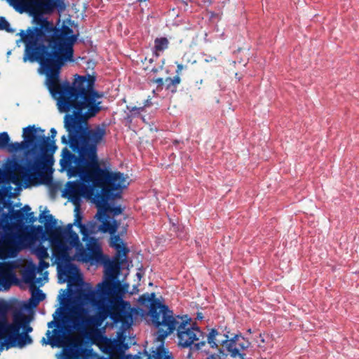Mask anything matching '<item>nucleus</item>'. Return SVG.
I'll use <instances>...</instances> for the list:
<instances>
[{
    "mask_svg": "<svg viewBox=\"0 0 359 359\" xmlns=\"http://www.w3.org/2000/svg\"><path fill=\"white\" fill-rule=\"evenodd\" d=\"M23 62L39 64V72L46 76V85L57 100L58 109L67 112L64 127L67 135H62L61 142L69 145L62 150L60 165L69 178L63 196L74 205H81L82 196H90L96 187L93 165L89 154L83 123L84 118L95 116L101 109L103 93L95 89L96 78L89 74L76 75L71 84L68 81L60 82L62 67L67 61H74V49H25Z\"/></svg>",
    "mask_w": 359,
    "mask_h": 359,
    "instance_id": "1",
    "label": "nucleus"
},
{
    "mask_svg": "<svg viewBox=\"0 0 359 359\" xmlns=\"http://www.w3.org/2000/svg\"><path fill=\"white\" fill-rule=\"evenodd\" d=\"M118 280L113 276L107 277L97 285L76 297L78 306L74 307L72 324L73 332L88 327H99L109 317L115 323H125L132 318L126 310L128 302L123 300L118 292Z\"/></svg>",
    "mask_w": 359,
    "mask_h": 359,
    "instance_id": "2",
    "label": "nucleus"
},
{
    "mask_svg": "<svg viewBox=\"0 0 359 359\" xmlns=\"http://www.w3.org/2000/svg\"><path fill=\"white\" fill-rule=\"evenodd\" d=\"M44 132L34 125L28 126L23 128V141L8 145L11 152L25 150V157L13 163V169L26 182L39 175L46 165L53 163V156L57 147L54 141L45 135Z\"/></svg>",
    "mask_w": 359,
    "mask_h": 359,
    "instance_id": "3",
    "label": "nucleus"
},
{
    "mask_svg": "<svg viewBox=\"0 0 359 359\" xmlns=\"http://www.w3.org/2000/svg\"><path fill=\"white\" fill-rule=\"evenodd\" d=\"M84 118V130L89 154L93 165V174L96 187H101L99 194L104 196L102 199L106 204L107 199H114L121 196V190L127 187L126 177L121 172H111L105 168H102L100 165L97 154V147L106 135V129L104 126H97L93 128L88 126L87 120Z\"/></svg>",
    "mask_w": 359,
    "mask_h": 359,
    "instance_id": "4",
    "label": "nucleus"
},
{
    "mask_svg": "<svg viewBox=\"0 0 359 359\" xmlns=\"http://www.w3.org/2000/svg\"><path fill=\"white\" fill-rule=\"evenodd\" d=\"M8 311V306L0 303V344L23 348L32 344L33 340L29 335L33 330L29 325L30 318L22 312H17L10 323L7 320Z\"/></svg>",
    "mask_w": 359,
    "mask_h": 359,
    "instance_id": "5",
    "label": "nucleus"
},
{
    "mask_svg": "<svg viewBox=\"0 0 359 359\" xmlns=\"http://www.w3.org/2000/svg\"><path fill=\"white\" fill-rule=\"evenodd\" d=\"M154 293L143 294L139 297L138 302L141 306H149V313L153 324L158 329L157 339L163 341L175 328V317L172 311L159 301L154 300Z\"/></svg>",
    "mask_w": 359,
    "mask_h": 359,
    "instance_id": "6",
    "label": "nucleus"
},
{
    "mask_svg": "<svg viewBox=\"0 0 359 359\" xmlns=\"http://www.w3.org/2000/svg\"><path fill=\"white\" fill-rule=\"evenodd\" d=\"M42 219L45 221L44 227L40 225L32 226V234L42 241H48L53 250L67 242L76 233L72 230V224H68L66 227L57 226V221L52 215H46L43 212L39 216L41 222H43Z\"/></svg>",
    "mask_w": 359,
    "mask_h": 359,
    "instance_id": "7",
    "label": "nucleus"
},
{
    "mask_svg": "<svg viewBox=\"0 0 359 359\" xmlns=\"http://www.w3.org/2000/svg\"><path fill=\"white\" fill-rule=\"evenodd\" d=\"M79 238L76 233L72 235L67 242L63 243L53 250V256L57 264V272L60 279L63 278L62 282L74 278L79 272V268L72 263L77 260V255L73 254V248L78 246Z\"/></svg>",
    "mask_w": 359,
    "mask_h": 359,
    "instance_id": "8",
    "label": "nucleus"
},
{
    "mask_svg": "<svg viewBox=\"0 0 359 359\" xmlns=\"http://www.w3.org/2000/svg\"><path fill=\"white\" fill-rule=\"evenodd\" d=\"M175 325L172 332L177 330L178 345L182 348L193 347L199 350L206 343V335L198 327L191 323V318L187 316L175 318Z\"/></svg>",
    "mask_w": 359,
    "mask_h": 359,
    "instance_id": "9",
    "label": "nucleus"
},
{
    "mask_svg": "<svg viewBox=\"0 0 359 359\" xmlns=\"http://www.w3.org/2000/svg\"><path fill=\"white\" fill-rule=\"evenodd\" d=\"M65 311L63 307H59L53 314V320L48 323V327H55V328L52 331L46 332L47 339H42L43 344L60 347L62 346L64 338L73 332L72 314L66 315Z\"/></svg>",
    "mask_w": 359,
    "mask_h": 359,
    "instance_id": "10",
    "label": "nucleus"
},
{
    "mask_svg": "<svg viewBox=\"0 0 359 359\" xmlns=\"http://www.w3.org/2000/svg\"><path fill=\"white\" fill-rule=\"evenodd\" d=\"M102 198H104V196H102L101 194H97L94 198L98 208L95 217L101 222L97 226V231L104 233H116L120 224L114 218H111L108 213H111L114 216L120 215L122 212V208L119 205L111 206L109 203L111 199H107L106 204H104V203H102Z\"/></svg>",
    "mask_w": 359,
    "mask_h": 359,
    "instance_id": "11",
    "label": "nucleus"
},
{
    "mask_svg": "<svg viewBox=\"0 0 359 359\" xmlns=\"http://www.w3.org/2000/svg\"><path fill=\"white\" fill-rule=\"evenodd\" d=\"M238 335H235L232 339H229V336L224 334L222 336L217 330L212 329L205 337V341L210 344L211 348L218 346L222 344L226 348L230 355L233 358L239 357L241 359L245 358V353H241L240 350L236 347V339Z\"/></svg>",
    "mask_w": 359,
    "mask_h": 359,
    "instance_id": "12",
    "label": "nucleus"
},
{
    "mask_svg": "<svg viewBox=\"0 0 359 359\" xmlns=\"http://www.w3.org/2000/svg\"><path fill=\"white\" fill-rule=\"evenodd\" d=\"M76 249L77 260L83 262L99 263L102 261L103 254L97 241L90 237L87 243V248L85 250L79 242L78 246L74 247Z\"/></svg>",
    "mask_w": 359,
    "mask_h": 359,
    "instance_id": "13",
    "label": "nucleus"
},
{
    "mask_svg": "<svg viewBox=\"0 0 359 359\" xmlns=\"http://www.w3.org/2000/svg\"><path fill=\"white\" fill-rule=\"evenodd\" d=\"M27 9L34 14H51L55 11L62 13L66 9L64 0H30Z\"/></svg>",
    "mask_w": 359,
    "mask_h": 359,
    "instance_id": "14",
    "label": "nucleus"
},
{
    "mask_svg": "<svg viewBox=\"0 0 359 359\" xmlns=\"http://www.w3.org/2000/svg\"><path fill=\"white\" fill-rule=\"evenodd\" d=\"M109 234L111 235L109 245L116 250L115 261L117 262L118 266H120L126 259L127 253L129 252V250L126 248V244L119 235H116V233Z\"/></svg>",
    "mask_w": 359,
    "mask_h": 359,
    "instance_id": "15",
    "label": "nucleus"
},
{
    "mask_svg": "<svg viewBox=\"0 0 359 359\" xmlns=\"http://www.w3.org/2000/svg\"><path fill=\"white\" fill-rule=\"evenodd\" d=\"M16 280L13 266L9 263H0V290L8 289Z\"/></svg>",
    "mask_w": 359,
    "mask_h": 359,
    "instance_id": "16",
    "label": "nucleus"
},
{
    "mask_svg": "<svg viewBox=\"0 0 359 359\" xmlns=\"http://www.w3.org/2000/svg\"><path fill=\"white\" fill-rule=\"evenodd\" d=\"M75 215H74V222L72 224V226H76L79 228L81 233L83 235V240L87 241L88 239V232L90 231L91 232L95 231V226L90 225V229L82 223V213L80 211V205H75Z\"/></svg>",
    "mask_w": 359,
    "mask_h": 359,
    "instance_id": "17",
    "label": "nucleus"
},
{
    "mask_svg": "<svg viewBox=\"0 0 359 359\" xmlns=\"http://www.w3.org/2000/svg\"><path fill=\"white\" fill-rule=\"evenodd\" d=\"M6 208L9 209V212L8 213L9 215L8 222L10 223L11 221L18 226H23L26 219V215L23 211L20 210H14L13 203L11 205H8Z\"/></svg>",
    "mask_w": 359,
    "mask_h": 359,
    "instance_id": "18",
    "label": "nucleus"
},
{
    "mask_svg": "<svg viewBox=\"0 0 359 359\" xmlns=\"http://www.w3.org/2000/svg\"><path fill=\"white\" fill-rule=\"evenodd\" d=\"M20 250V244L3 245L0 246V257L3 259L14 258Z\"/></svg>",
    "mask_w": 359,
    "mask_h": 359,
    "instance_id": "19",
    "label": "nucleus"
},
{
    "mask_svg": "<svg viewBox=\"0 0 359 359\" xmlns=\"http://www.w3.org/2000/svg\"><path fill=\"white\" fill-rule=\"evenodd\" d=\"M13 189L11 185H4L2 189H0V203L3 204V207L11 205L13 203L10 198L13 196L11 192Z\"/></svg>",
    "mask_w": 359,
    "mask_h": 359,
    "instance_id": "20",
    "label": "nucleus"
},
{
    "mask_svg": "<svg viewBox=\"0 0 359 359\" xmlns=\"http://www.w3.org/2000/svg\"><path fill=\"white\" fill-rule=\"evenodd\" d=\"M36 268H27L25 269V271L23 273L22 278L23 280L26 283L31 284V288H32V285L34 283H39L41 278H36Z\"/></svg>",
    "mask_w": 359,
    "mask_h": 359,
    "instance_id": "21",
    "label": "nucleus"
},
{
    "mask_svg": "<svg viewBox=\"0 0 359 359\" xmlns=\"http://www.w3.org/2000/svg\"><path fill=\"white\" fill-rule=\"evenodd\" d=\"M13 244H19V239L16 233L13 232L0 233V246Z\"/></svg>",
    "mask_w": 359,
    "mask_h": 359,
    "instance_id": "22",
    "label": "nucleus"
},
{
    "mask_svg": "<svg viewBox=\"0 0 359 359\" xmlns=\"http://www.w3.org/2000/svg\"><path fill=\"white\" fill-rule=\"evenodd\" d=\"M31 290L32 294L29 300V303L31 306L35 307L40 302L43 301L46 298V294L39 289H34L33 290L32 288H31Z\"/></svg>",
    "mask_w": 359,
    "mask_h": 359,
    "instance_id": "23",
    "label": "nucleus"
},
{
    "mask_svg": "<svg viewBox=\"0 0 359 359\" xmlns=\"http://www.w3.org/2000/svg\"><path fill=\"white\" fill-rule=\"evenodd\" d=\"M169 41L167 38L161 37L156 38L154 40V54L156 56H158V52H163L168 47Z\"/></svg>",
    "mask_w": 359,
    "mask_h": 359,
    "instance_id": "24",
    "label": "nucleus"
},
{
    "mask_svg": "<svg viewBox=\"0 0 359 359\" xmlns=\"http://www.w3.org/2000/svg\"><path fill=\"white\" fill-rule=\"evenodd\" d=\"M152 359H173L169 351L163 347V345L158 346L156 350L152 351Z\"/></svg>",
    "mask_w": 359,
    "mask_h": 359,
    "instance_id": "25",
    "label": "nucleus"
},
{
    "mask_svg": "<svg viewBox=\"0 0 359 359\" xmlns=\"http://www.w3.org/2000/svg\"><path fill=\"white\" fill-rule=\"evenodd\" d=\"M8 3L12 6L15 11L22 13L27 9V3L29 1L27 0H7Z\"/></svg>",
    "mask_w": 359,
    "mask_h": 359,
    "instance_id": "26",
    "label": "nucleus"
},
{
    "mask_svg": "<svg viewBox=\"0 0 359 359\" xmlns=\"http://www.w3.org/2000/svg\"><path fill=\"white\" fill-rule=\"evenodd\" d=\"M6 207H3V204L0 203V212L3 210ZM8 217L9 215L6 213H3L1 215V218L0 219V229H6L8 226Z\"/></svg>",
    "mask_w": 359,
    "mask_h": 359,
    "instance_id": "27",
    "label": "nucleus"
},
{
    "mask_svg": "<svg viewBox=\"0 0 359 359\" xmlns=\"http://www.w3.org/2000/svg\"><path fill=\"white\" fill-rule=\"evenodd\" d=\"M10 142V137L7 132L0 133V149H5L8 147Z\"/></svg>",
    "mask_w": 359,
    "mask_h": 359,
    "instance_id": "28",
    "label": "nucleus"
},
{
    "mask_svg": "<svg viewBox=\"0 0 359 359\" xmlns=\"http://www.w3.org/2000/svg\"><path fill=\"white\" fill-rule=\"evenodd\" d=\"M0 30H5L9 33L14 32V29L11 27L10 23L4 17H0Z\"/></svg>",
    "mask_w": 359,
    "mask_h": 359,
    "instance_id": "29",
    "label": "nucleus"
},
{
    "mask_svg": "<svg viewBox=\"0 0 359 359\" xmlns=\"http://www.w3.org/2000/svg\"><path fill=\"white\" fill-rule=\"evenodd\" d=\"M35 254L39 259H43L48 257L47 249L43 245H39L36 248Z\"/></svg>",
    "mask_w": 359,
    "mask_h": 359,
    "instance_id": "30",
    "label": "nucleus"
},
{
    "mask_svg": "<svg viewBox=\"0 0 359 359\" xmlns=\"http://www.w3.org/2000/svg\"><path fill=\"white\" fill-rule=\"evenodd\" d=\"M180 82V79L178 76H175L173 78L168 77L165 79V83L167 84V88L169 89L172 86H175Z\"/></svg>",
    "mask_w": 359,
    "mask_h": 359,
    "instance_id": "31",
    "label": "nucleus"
},
{
    "mask_svg": "<svg viewBox=\"0 0 359 359\" xmlns=\"http://www.w3.org/2000/svg\"><path fill=\"white\" fill-rule=\"evenodd\" d=\"M127 109L131 113V116H136L141 111H144V107H127Z\"/></svg>",
    "mask_w": 359,
    "mask_h": 359,
    "instance_id": "32",
    "label": "nucleus"
},
{
    "mask_svg": "<svg viewBox=\"0 0 359 359\" xmlns=\"http://www.w3.org/2000/svg\"><path fill=\"white\" fill-rule=\"evenodd\" d=\"M177 237L181 239H186L187 236V232L184 226L177 227Z\"/></svg>",
    "mask_w": 359,
    "mask_h": 359,
    "instance_id": "33",
    "label": "nucleus"
},
{
    "mask_svg": "<svg viewBox=\"0 0 359 359\" xmlns=\"http://www.w3.org/2000/svg\"><path fill=\"white\" fill-rule=\"evenodd\" d=\"M49 266L48 263L45 262L43 259H40L39 263L38 269H36V271L39 272L46 268H48Z\"/></svg>",
    "mask_w": 359,
    "mask_h": 359,
    "instance_id": "34",
    "label": "nucleus"
},
{
    "mask_svg": "<svg viewBox=\"0 0 359 359\" xmlns=\"http://www.w3.org/2000/svg\"><path fill=\"white\" fill-rule=\"evenodd\" d=\"M25 220L28 221L29 223L33 224L36 220V217H34V212H31L26 216Z\"/></svg>",
    "mask_w": 359,
    "mask_h": 359,
    "instance_id": "35",
    "label": "nucleus"
},
{
    "mask_svg": "<svg viewBox=\"0 0 359 359\" xmlns=\"http://www.w3.org/2000/svg\"><path fill=\"white\" fill-rule=\"evenodd\" d=\"M225 353H224L223 351L219 350V354H212L208 358L209 359H223Z\"/></svg>",
    "mask_w": 359,
    "mask_h": 359,
    "instance_id": "36",
    "label": "nucleus"
},
{
    "mask_svg": "<svg viewBox=\"0 0 359 359\" xmlns=\"http://www.w3.org/2000/svg\"><path fill=\"white\" fill-rule=\"evenodd\" d=\"M50 137H48L50 139V140L55 141L54 138L57 135V130L54 128H52L50 129ZM54 142L55 143V142Z\"/></svg>",
    "mask_w": 359,
    "mask_h": 359,
    "instance_id": "37",
    "label": "nucleus"
},
{
    "mask_svg": "<svg viewBox=\"0 0 359 359\" xmlns=\"http://www.w3.org/2000/svg\"><path fill=\"white\" fill-rule=\"evenodd\" d=\"M20 210L23 211V212L27 216L28 213L31 212V208L28 205H25L22 208L20 209Z\"/></svg>",
    "mask_w": 359,
    "mask_h": 359,
    "instance_id": "38",
    "label": "nucleus"
},
{
    "mask_svg": "<svg viewBox=\"0 0 359 359\" xmlns=\"http://www.w3.org/2000/svg\"><path fill=\"white\" fill-rule=\"evenodd\" d=\"M6 176V173L3 170L0 169V182H2Z\"/></svg>",
    "mask_w": 359,
    "mask_h": 359,
    "instance_id": "39",
    "label": "nucleus"
},
{
    "mask_svg": "<svg viewBox=\"0 0 359 359\" xmlns=\"http://www.w3.org/2000/svg\"><path fill=\"white\" fill-rule=\"evenodd\" d=\"M155 82L157 83L158 86H161L163 85V79L162 78H158L155 80Z\"/></svg>",
    "mask_w": 359,
    "mask_h": 359,
    "instance_id": "40",
    "label": "nucleus"
},
{
    "mask_svg": "<svg viewBox=\"0 0 359 359\" xmlns=\"http://www.w3.org/2000/svg\"><path fill=\"white\" fill-rule=\"evenodd\" d=\"M151 104V99L150 98H148L145 101H144V103L143 104L142 107H144V109L146 107H149Z\"/></svg>",
    "mask_w": 359,
    "mask_h": 359,
    "instance_id": "41",
    "label": "nucleus"
},
{
    "mask_svg": "<svg viewBox=\"0 0 359 359\" xmlns=\"http://www.w3.org/2000/svg\"><path fill=\"white\" fill-rule=\"evenodd\" d=\"M182 69H183V65H178L177 66V71H176L177 73L180 72L182 70Z\"/></svg>",
    "mask_w": 359,
    "mask_h": 359,
    "instance_id": "42",
    "label": "nucleus"
},
{
    "mask_svg": "<svg viewBox=\"0 0 359 359\" xmlns=\"http://www.w3.org/2000/svg\"><path fill=\"white\" fill-rule=\"evenodd\" d=\"M213 59H215V58H214V57H212L209 56L208 57H207V58H205V61L206 62H211Z\"/></svg>",
    "mask_w": 359,
    "mask_h": 359,
    "instance_id": "43",
    "label": "nucleus"
},
{
    "mask_svg": "<svg viewBox=\"0 0 359 359\" xmlns=\"http://www.w3.org/2000/svg\"><path fill=\"white\" fill-rule=\"evenodd\" d=\"M9 175H10L11 177H14V173H13L12 171H11V172H10Z\"/></svg>",
    "mask_w": 359,
    "mask_h": 359,
    "instance_id": "44",
    "label": "nucleus"
},
{
    "mask_svg": "<svg viewBox=\"0 0 359 359\" xmlns=\"http://www.w3.org/2000/svg\"><path fill=\"white\" fill-rule=\"evenodd\" d=\"M259 338L261 339V341H262V342H264V339L262 338V335H261V334L259 335Z\"/></svg>",
    "mask_w": 359,
    "mask_h": 359,
    "instance_id": "45",
    "label": "nucleus"
},
{
    "mask_svg": "<svg viewBox=\"0 0 359 359\" xmlns=\"http://www.w3.org/2000/svg\"><path fill=\"white\" fill-rule=\"evenodd\" d=\"M137 276L139 278H140V277H141L140 273H137Z\"/></svg>",
    "mask_w": 359,
    "mask_h": 359,
    "instance_id": "46",
    "label": "nucleus"
},
{
    "mask_svg": "<svg viewBox=\"0 0 359 359\" xmlns=\"http://www.w3.org/2000/svg\"><path fill=\"white\" fill-rule=\"evenodd\" d=\"M11 50H9V51L7 53V55H11Z\"/></svg>",
    "mask_w": 359,
    "mask_h": 359,
    "instance_id": "47",
    "label": "nucleus"
},
{
    "mask_svg": "<svg viewBox=\"0 0 359 359\" xmlns=\"http://www.w3.org/2000/svg\"><path fill=\"white\" fill-rule=\"evenodd\" d=\"M248 333H250V332H251V330H250V329H248Z\"/></svg>",
    "mask_w": 359,
    "mask_h": 359,
    "instance_id": "48",
    "label": "nucleus"
}]
</instances>
